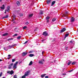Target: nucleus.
Returning a JSON list of instances; mask_svg holds the SVG:
<instances>
[{"instance_id":"obj_1","label":"nucleus","mask_w":78,"mask_h":78,"mask_svg":"<svg viewBox=\"0 0 78 78\" xmlns=\"http://www.w3.org/2000/svg\"><path fill=\"white\" fill-rule=\"evenodd\" d=\"M30 73V71L28 70L27 72L25 73V74L22 77V78H26V76H27L29 75V73Z\"/></svg>"},{"instance_id":"obj_2","label":"nucleus","mask_w":78,"mask_h":78,"mask_svg":"<svg viewBox=\"0 0 78 78\" xmlns=\"http://www.w3.org/2000/svg\"><path fill=\"white\" fill-rule=\"evenodd\" d=\"M45 61L44 60V59H42L41 60H40L38 62V63L40 64H43V62H44Z\"/></svg>"},{"instance_id":"obj_3","label":"nucleus","mask_w":78,"mask_h":78,"mask_svg":"<svg viewBox=\"0 0 78 78\" xmlns=\"http://www.w3.org/2000/svg\"><path fill=\"white\" fill-rule=\"evenodd\" d=\"M7 73L8 74L9 73V74L12 75L14 73V71L12 70H11V71H7Z\"/></svg>"},{"instance_id":"obj_4","label":"nucleus","mask_w":78,"mask_h":78,"mask_svg":"<svg viewBox=\"0 0 78 78\" xmlns=\"http://www.w3.org/2000/svg\"><path fill=\"white\" fill-rule=\"evenodd\" d=\"M42 35L43 36H46L48 35V33H47V32L45 31L43 32Z\"/></svg>"},{"instance_id":"obj_5","label":"nucleus","mask_w":78,"mask_h":78,"mask_svg":"<svg viewBox=\"0 0 78 78\" xmlns=\"http://www.w3.org/2000/svg\"><path fill=\"white\" fill-rule=\"evenodd\" d=\"M14 64L13 63H11V64L10 65H9V66L8 68L9 69H11L12 68V66Z\"/></svg>"},{"instance_id":"obj_6","label":"nucleus","mask_w":78,"mask_h":78,"mask_svg":"<svg viewBox=\"0 0 78 78\" xmlns=\"http://www.w3.org/2000/svg\"><path fill=\"white\" fill-rule=\"evenodd\" d=\"M66 30V29H65L64 28H63L62 30H61V31H60L61 33H62L63 32H64L65 30Z\"/></svg>"},{"instance_id":"obj_7","label":"nucleus","mask_w":78,"mask_h":78,"mask_svg":"<svg viewBox=\"0 0 78 78\" xmlns=\"http://www.w3.org/2000/svg\"><path fill=\"white\" fill-rule=\"evenodd\" d=\"M51 2V0H48L47 1V4L48 5H49L50 3Z\"/></svg>"},{"instance_id":"obj_8","label":"nucleus","mask_w":78,"mask_h":78,"mask_svg":"<svg viewBox=\"0 0 78 78\" xmlns=\"http://www.w3.org/2000/svg\"><path fill=\"white\" fill-rule=\"evenodd\" d=\"M27 52H24L23 53H22V55H23V56H25L26 55H27Z\"/></svg>"},{"instance_id":"obj_9","label":"nucleus","mask_w":78,"mask_h":78,"mask_svg":"<svg viewBox=\"0 0 78 78\" xmlns=\"http://www.w3.org/2000/svg\"><path fill=\"white\" fill-rule=\"evenodd\" d=\"M56 2V1H53L51 4V6H52L54 5V4Z\"/></svg>"},{"instance_id":"obj_10","label":"nucleus","mask_w":78,"mask_h":78,"mask_svg":"<svg viewBox=\"0 0 78 78\" xmlns=\"http://www.w3.org/2000/svg\"><path fill=\"white\" fill-rule=\"evenodd\" d=\"M75 19L73 17H72L71 19V22H73V21H74Z\"/></svg>"},{"instance_id":"obj_11","label":"nucleus","mask_w":78,"mask_h":78,"mask_svg":"<svg viewBox=\"0 0 78 78\" xmlns=\"http://www.w3.org/2000/svg\"><path fill=\"white\" fill-rule=\"evenodd\" d=\"M9 18V16L8 15H7L5 16H4L2 18V19H4L5 18Z\"/></svg>"},{"instance_id":"obj_12","label":"nucleus","mask_w":78,"mask_h":78,"mask_svg":"<svg viewBox=\"0 0 78 78\" xmlns=\"http://www.w3.org/2000/svg\"><path fill=\"white\" fill-rule=\"evenodd\" d=\"M45 75H46V74H42L41 75V78H44V77L45 76Z\"/></svg>"},{"instance_id":"obj_13","label":"nucleus","mask_w":78,"mask_h":78,"mask_svg":"<svg viewBox=\"0 0 78 78\" xmlns=\"http://www.w3.org/2000/svg\"><path fill=\"white\" fill-rule=\"evenodd\" d=\"M33 14H29V18H30L32 17V16H33Z\"/></svg>"},{"instance_id":"obj_14","label":"nucleus","mask_w":78,"mask_h":78,"mask_svg":"<svg viewBox=\"0 0 78 78\" xmlns=\"http://www.w3.org/2000/svg\"><path fill=\"white\" fill-rule=\"evenodd\" d=\"M69 35V33H68L67 34H65V38H66L67 37H68V36Z\"/></svg>"},{"instance_id":"obj_15","label":"nucleus","mask_w":78,"mask_h":78,"mask_svg":"<svg viewBox=\"0 0 78 78\" xmlns=\"http://www.w3.org/2000/svg\"><path fill=\"white\" fill-rule=\"evenodd\" d=\"M13 68L14 69H16V64H14L13 65Z\"/></svg>"},{"instance_id":"obj_16","label":"nucleus","mask_w":78,"mask_h":78,"mask_svg":"<svg viewBox=\"0 0 78 78\" xmlns=\"http://www.w3.org/2000/svg\"><path fill=\"white\" fill-rule=\"evenodd\" d=\"M34 56V54H30L29 55V56L30 57H32Z\"/></svg>"},{"instance_id":"obj_17","label":"nucleus","mask_w":78,"mask_h":78,"mask_svg":"<svg viewBox=\"0 0 78 78\" xmlns=\"http://www.w3.org/2000/svg\"><path fill=\"white\" fill-rule=\"evenodd\" d=\"M16 3L19 6V5H20V2L19 1H17L16 2Z\"/></svg>"},{"instance_id":"obj_18","label":"nucleus","mask_w":78,"mask_h":78,"mask_svg":"<svg viewBox=\"0 0 78 78\" xmlns=\"http://www.w3.org/2000/svg\"><path fill=\"white\" fill-rule=\"evenodd\" d=\"M8 33H5L4 34H3V36H7L8 35Z\"/></svg>"},{"instance_id":"obj_19","label":"nucleus","mask_w":78,"mask_h":78,"mask_svg":"<svg viewBox=\"0 0 78 78\" xmlns=\"http://www.w3.org/2000/svg\"><path fill=\"white\" fill-rule=\"evenodd\" d=\"M32 64H33V61H30V63H29V65L31 66Z\"/></svg>"},{"instance_id":"obj_20","label":"nucleus","mask_w":78,"mask_h":78,"mask_svg":"<svg viewBox=\"0 0 78 78\" xmlns=\"http://www.w3.org/2000/svg\"><path fill=\"white\" fill-rule=\"evenodd\" d=\"M8 48L9 49H11V48H12V47H11V45H9L8 46Z\"/></svg>"},{"instance_id":"obj_21","label":"nucleus","mask_w":78,"mask_h":78,"mask_svg":"<svg viewBox=\"0 0 78 78\" xmlns=\"http://www.w3.org/2000/svg\"><path fill=\"white\" fill-rule=\"evenodd\" d=\"M76 62H73L72 63V65H75L76 63Z\"/></svg>"},{"instance_id":"obj_22","label":"nucleus","mask_w":78,"mask_h":78,"mask_svg":"<svg viewBox=\"0 0 78 78\" xmlns=\"http://www.w3.org/2000/svg\"><path fill=\"white\" fill-rule=\"evenodd\" d=\"M50 19V17L49 16H47L46 18V20H48Z\"/></svg>"},{"instance_id":"obj_23","label":"nucleus","mask_w":78,"mask_h":78,"mask_svg":"<svg viewBox=\"0 0 78 78\" xmlns=\"http://www.w3.org/2000/svg\"><path fill=\"white\" fill-rule=\"evenodd\" d=\"M21 37L22 36H19L17 37V39L18 40L20 39Z\"/></svg>"},{"instance_id":"obj_24","label":"nucleus","mask_w":78,"mask_h":78,"mask_svg":"<svg viewBox=\"0 0 78 78\" xmlns=\"http://www.w3.org/2000/svg\"><path fill=\"white\" fill-rule=\"evenodd\" d=\"M17 29V28L16 27L14 30L16 32H19V31L18 30H16Z\"/></svg>"},{"instance_id":"obj_25","label":"nucleus","mask_w":78,"mask_h":78,"mask_svg":"<svg viewBox=\"0 0 78 78\" xmlns=\"http://www.w3.org/2000/svg\"><path fill=\"white\" fill-rule=\"evenodd\" d=\"M43 14V11H42L41 10L40 11V15H42Z\"/></svg>"},{"instance_id":"obj_26","label":"nucleus","mask_w":78,"mask_h":78,"mask_svg":"<svg viewBox=\"0 0 78 78\" xmlns=\"http://www.w3.org/2000/svg\"><path fill=\"white\" fill-rule=\"evenodd\" d=\"M56 20V19L55 18H54L53 19H52V21L54 22V21H55Z\"/></svg>"},{"instance_id":"obj_27","label":"nucleus","mask_w":78,"mask_h":78,"mask_svg":"<svg viewBox=\"0 0 78 78\" xmlns=\"http://www.w3.org/2000/svg\"><path fill=\"white\" fill-rule=\"evenodd\" d=\"M72 62V61H69V63H68V66H69V65Z\"/></svg>"},{"instance_id":"obj_28","label":"nucleus","mask_w":78,"mask_h":78,"mask_svg":"<svg viewBox=\"0 0 78 78\" xmlns=\"http://www.w3.org/2000/svg\"><path fill=\"white\" fill-rule=\"evenodd\" d=\"M13 40V38H9V39H7V40L8 41H9L10 40Z\"/></svg>"},{"instance_id":"obj_29","label":"nucleus","mask_w":78,"mask_h":78,"mask_svg":"<svg viewBox=\"0 0 78 78\" xmlns=\"http://www.w3.org/2000/svg\"><path fill=\"white\" fill-rule=\"evenodd\" d=\"M5 8V7H2V6L1 7V9L3 10Z\"/></svg>"},{"instance_id":"obj_30","label":"nucleus","mask_w":78,"mask_h":78,"mask_svg":"<svg viewBox=\"0 0 78 78\" xmlns=\"http://www.w3.org/2000/svg\"><path fill=\"white\" fill-rule=\"evenodd\" d=\"M34 52V51H30L29 52V53H33Z\"/></svg>"},{"instance_id":"obj_31","label":"nucleus","mask_w":78,"mask_h":78,"mask_svg":"<svg viewBox=\"0 0 78 78\" xmlns=\"http://www.w3.org/2000/svg\"><path fill=\"white\" fill-rule=\"evenodd\" d=\"M69 12L68 11H66V14H65L66 15H67V14H69Z\"/></svg>"},{"instance_id":"obj_32","label":"nucleus","mask_w":78,"mask_h":78,"mask_svg":"<svg viewBox=\"0 0 78 78\" xmlns=\"http://www.w3.org/2000/svg\"><path fill=\"white\" fill-rule=\"evenodd\" d=\"M12 16H13V18H16V16L15 15L13 14Z\"/></svg>"},{"instance_id":"obj_33","label":"nucleus","mask_w":78,"mask_h":78,"mask_svg":"<svg viewBox=\"0 0 78 78\" xmlns=\"http://www.w3.org/2000/svg\"><path fill=\"white\" fill-rule=\"evenodd\" d=\"M10 8V6H8L7 7V9L9 10Z\"/></svg>"},{"instance_id":"obj_34","label":"nucleus","mask_w":78,"mask_h":78,"mask_svg":"<svg viewBox=\"0 0 78 78\" xmlns=\"http://www.w3.org/2000/svg\"><path fill=\"white\" fill-rule=\"evenodd\" d=\"M29 24V22H25V24L26 25H28Z\"/></svg>"},{"instance_id":"obj_35","label":"nucleus","mask_w":78,"mask_h":78,"mask_svg":"<svg viewBox=\"0 0 78 78\" xmlns=\"http://www.w3.org/2000/svg\"><path fill=\"white\" fill-rule=\"evenodd\" d=\"M16 45V44H15L14 45H11V47L12 48H13V47H14Z\"/></svg>"},{"instance_id":"obj_36","label":"nucleus","mask_w":78,"mask_h":78,"mask_svg":"<svg viewBox=\"0 0 78 78\" xmlns=\"http://www.w3.org/2000/svg\"><path fill=\"white\" fill-rule=\"evenodd\" d=\"M28 42V41H25V43H24V44H27Z\"/></svg>"},{"instance_id":"obj_37","label":"nucleus","mask_w":78,"mask_h":78,"mask_svg":"<svg viewBox=\"0 0 78 78\" xmlns=\"http://www.w3.org/2000/svg\"><path fill=\"white\" fill-rule=\"evenodd\" d=\"M13 78H17V76L16 75H15L13 76Z\"/></svg>"},{"instance_id":"obj_38","label":"nucleus","mask_w":78,"mask_h":78,"mask_svg":"<svg viewBox=\"0 0 78 78\" xmlns=\"http://www.w3.org/2000/svg\"><path fill=\"white\" fill-rule=\"evenodd\" d=\"M73 69H72V70H69V71H68V72L71 73V72H73Z\"/></svg>"},{"instance_id":"obj_39","label":"nucleus","mask_w":78,"mask_h":78,"mask_svg":"<svg viewBox=\"0 0 78 78\" xmlns=\"http://www.w3.org/2000/svg\"><path fill=\"white\" fill-rule=\"evenodd\" d=\"M67 16L66 15V14H64V15H63L62 17H65L66 16Z\"/></svg>"},{"instance_id":"obj_40","label":"nucleus","mask_w":78,"mask_h":78,"mask_svg":"<svg viewBox=\"0 0 78 78\" xmlns=\"http://www.w3.org/2000/svg\"><path fill=\"white\" fill-rule=\"evenodd\" d=\"M18 36V34H14L13 36V37H15V36Z\"/></svg>"},{"instance_id":"obj_41","label":"nucleus","mask_w":78,"mask_h":78,"mask_svg":"<svg viewBox=\"0 0 78 78\" xmlns=\"http://www.w3.org/2000/svg\"><path fill=\"white\" fill-rule=\"evenodd\" d=\"M6 47H4V50H5L7 51L8 50V49H6Z\"/></svg>"},{"instance_id":"obj_42","label":"nucleus","mask_w":78,"mask_h":78,"mask_svg":"<svg viewBox=\"0 0 78 78\" xmlns=\"http://www.w3.org/2000/svg\"><path fill=\"white\" fill-rule=\"evenodd\" d=\"M26 28H27V27H26V26H24V27H23V29H26Z\"/></svg>"},{"instance_id":"obj_43","label":"nucleus","mask_w":78,"mask_h":78,"mask_svg":"<svg viewBox=\"0 0 78 78\" xmlns=\"http://www.w3.org/2000/svg\"><path fill=\"white\" fill-rule=\"evenodd\" d=\"M15 61H16V59H12V62H14Z\"/></svg>"},{"instance_id":"obj_44","label":"nucleus","mask_w":78,"mask_h":78,"mask_svg":"<svg viewBox=\"0 0 78 78\" xmlns=\"http://www.w3.org/2000/svg\"><path fill=\"white\" fill-rule=\"evenodd\" d=\"M68 47H66L65 48V49L66 50H68Z\"/></svg>"},{"instance_id":"obj_45","label":"nucleus","mask_w":78,"mask_h":78,"mask_svg":"<svg viewBox=\"0 0 78 78\" xmlns=\"http://www.w3.org/2000/svg\"><path fill=\"white\" fill-rule=\"evenodd\" d=\"M23 16V14H21V15H20V17H22Z\"/></svg>"},{"instance_id":"obj_46","label":"nucleus","mask_w":78,"mask_h":78,"mask_svg":"<svg viewBox=\"0 0 78 78\" xmlns=\"http://www.w3.org/2000/svg\"><path fill=\"white\" fill-rule=\"evenodd\" d=\"M18 61H17L14 64H16V65L17 64H18Z\"/></svg>"},{"instance_id":"obj_47","label":"nucleus","mask_w":78,"mask_h":78,"mask_svg":"<svg viewBox=\"0 0 78 78\" xmlns=\"http://www.w3.org/2000/svg\"><path fill=\"white\" fill-rule=\"evenodd\" d=\"M2 75V72H1L0 74V77H1Z\"/></svg>"},{"instance_id":"obj_48","label":"nucleus","mask_w":78,"mask_h":78,"mask_svg":"<svg viewBox=\"0 0 78 78\" xmlns=\"http://www.w3.org/2000/svg\"><path fill=\"white\" fill-rule=\"evenodd\" d=\"M45 78H48V76H45Z\"/></svg>"},{"instance_id":"obj_49","label":"nucleus","mask_w":78,"mask_h":78,"mask_svg":"<svg viewBox=\"0 0 78 78\" xmlns=\"http://www.w3.org/2000/svg\"><path fill=\"white\" fill-rule=\"evenodd\" d=\"M47 20V23H48L49 22V20Z\"/></svg>"},{"instance_id":"obj_50","label":"nucleus","mask_w":78,"mask_h":78,"mask_svg":"<svg viewBox=\"0 0 78 78\" xmlns=\"http://www.w3.org/2000/svg\"><path fill=\"white\" fill-rule=\"evenodd\" d=\"M12 20H14V21L16 20V18H13V19H12Z\"/></svg>"},{"instance_id":"obj_51","label":"nucleus","mask_w":78,"mask_h":78,"mask_svg":"<svg viewBox=\"0 0 78 78\" xmlns=\"http://www.w3.org/2000/svg\"><path fill=\"white\" fill-rule=\"evenodd\" d=\"M55 38H54V39H53L52 41V42H53L54 41H55Z\"/></svg>"},{"instance_id":"obj_52","label":"nucleus","mask_w":78,"mask_h":78,"mask_svg":"<svg viewBox=\"0 0 78 78\" xmlns=\"http://www.w3.org/2000/svg\"><path fill=\"white\" fill-rule=\"evenodd\" d=\"M13 24H16V22L15 21L13 22Z\"/></svg>"},{"instance_id":"obj_53","label":"nucleus","mask_w":78,"mask_h":78,"mask_svg":"<svg viewBox=\"0 0 78 78\" xmlns=\"http://www.w3.org/2000/svg\"><path fill=\"white\" fill-rule=\"evenodd\" d=\"M9 9H7V10L6 11L7 12H9Z\"/></svg>"},{"instance_id":"obj_54","label":"nucleus","mask_w":78,"mask_h":78,"mask_svg":"<svg viewBox=\"0 0 78 78\" xmlns=\"http://www.w3.org/2000/svg\"><path fill=\"white\" fill-rule=\"evenodd\" d=\"M69 42L70 43H73V42L72 41H69Z\"/></svg>"},{"instance_id":"obj_55","label":"nucleus","mask_w":78,"mask_h":78,"mask_svg":"<svg viewBox=\"0 0 78 78\" xmlns=\"http://www.w3.org/2000/svg\"><path fill=\"white\" fill-rule=\"evenodd\" d=\"M66 74H62V75H66Z\"/></svg>"},{"instance_id":"obj_56","label":"nucleus","mask_w":78,"mask_h":78,"mask_svg":"<svg viewBox=\"0 0 78 78\" xmlns=\"http://www.w3.org/2000/svg\"><path fill=\"white\" fill-rule=\"evenodd\" d=\"M11 56V55H8L9 57H10Z\"/></svg>"},{"instance_id":"obj_57","label":"nucleus","mask_w":78,"mask_h":78,"mask_svg":"<svg viewBox=\"0 0 78 78\" xmlns=\"http://www.w3.org/2000/svg\"><path fill=\"white\" fill-rule=\"evenodd\" d=\"M21 63H22V61L20 62V63H19V64H21Z\"/></svg>"},{"instance_id":"obj_58","label":"nucleus","mask_w":78,"mask_h":78,"mask_svg":"<svg viewBox=\"0 0 78 78\" xmlns=\"http://www.w3.org/2000/svg\"><path fill=\"white\" fill-rule=\"evenodd\" d=\"M2 61V59H0V62H1Z\"/></svg>"},{"instance_id":"obj_59","label":"nucleus","mask_w":78,"mask_h":78,"mask_svg":"<svg viewBox=\"0 0 78 78\" xmlns=\"http://www.w3.org/2000/svg\"><path fill=\"white\" fill-rule=\"evenodd\" d=\"M14 21L12 19V21L13 22V21Z\"/></svg>"},{"instance_id":"obj_60","label":"nucleus","mask_w":78,"mask_h":78,"mask_svg":"<svg viewBox=\"0 0 78 78\" xmlns=\"http://www.w3.org/2000/svg\"><path fill=\"white\" fill-rule=\"evenodd\" d=\"M43 52H42V55H43Z\"/></svg>"},{"instance_id":"obj_61","label":"nucleus","mask_w":78,"mask_h":78,"mask_svg":"<svg viewBox=\"0 0 78 78\" xmlns=\"http://www.w3.org/2000/svg\"><path fill=\"white\" fill-rule=\"evenodd\" d=\"M44 41V40H42V41Z\"/></svg>"},{"instance_id":"obj_62","label":"nucleus","mask_w":78,"mask_h":78,"mask_svg":"<svg viewBox=\"0 0 78 78\" xmlns=\"http://www.w3.org/2000/svg\"><path fill=\"white\" fill-rule=\"evenodd\" d=\"M2 2V0H0V2Z\"/></svg>"},{"instance_id":"obj_63","label":"nucleus","mask_w":78,"mask_h":78,"mask_svg":"<svg viewBox=\"0 0 78 78\" xmlns=\"http://www.w3.org/2000/svg\"><path fill=\"white\" fill-rule=\"evenodd\" d=\"M2 78H5V77H3Z\"/></svg>"},{"instance_id":"obj_64","label":"nucleus","mask_w":78,"mask_h":78,"mask_svg":"<svg viewBox=\"0 0 78 78\" xmlns=\"http://www.w3.org/2000/svg\"><path fill=\"white\" fill-rule=\"evenodd\" d=\"M77 32H78V28L77 29Z\"/></svg>"}]
</instances>
